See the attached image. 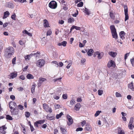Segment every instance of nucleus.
Here are the masks:
<instances>
[{
    "label": "nucleus",
    "mask_w": 134,
    "mask_h": 134,
    "mask_svg": "<svg viewBox=\"0 0 134 134\" xmlns=\"http://www.w3.org/2000/svg\"><path fill=\"white\" fill-rule=\"evenodd\" d=\"M47 118L49 120H52L54 119L55 117L53 116H50L49 115H47L46 116Z\"/></svg>",
    "instance_id": "c85d7f7f"
},
{
    "label": "nucleus",
    "mask_w": 134,
    "mask_h": 134,
    "mask_svg": "<svg viewBox=\"0 0 134 134\" xmlns=\"http://www.w3.org/2000/svg\"><path fill=\"white\" fill-rule=\"evenodd\" d=\"M52 63H54V64H56L57 65L56 66L57 67H58V63L56 61H54L52 62Z\"/></svg>",
    "instance_id": "052dcab7"
},
{
    "label": "nucleus",
    "mask_w": 134,
    "mask_h": 134,
    "mask_svg": "<svg viewBox=\"0 0 134 134\" xmlns=\"http://www.w3.org/2000/svg\"><path fill=\"white\" fill-rule=\"evenodd\" d=\"M62 79V77H60L59 78L54 79V82H56L58 80L59 81H60V80Z\"/></svg>",
    "instance_id": "864d4df0"
},
{
    "label": "nucleus",
    "mask_w": 134,
    "mask_h": 134,
    "mask_svg": "<svg viewBox=\"0 0 134 134\" xmlns=\"http://www.w3.org/2000/svg\"><path fill=\"white\" fill-rule=\"evenodd\" d=\"M133 120V118L132 117L130 118L128 125H132Z\"/></svg>",
    "instance_id": "f704fd0d"
},
{
    "label": "nucleus",
    "mask_w": 134,
    "mask_h": 134,
    "mask_svg": "<svg viewBox=\"0 0 134 134\" xmlns=\"http://www.w3.org/2000/svg\"><path fill=\"white\" fill-rule=\"evenodd\" d=\"M36 86V85H33L32 86L31 90V92L32 93H33L34 92H35V90Z\"/></svg>",
    "instance_id": "2f4dec72"
},
{
    "label": "nucleus",
    "mask_w": 134,
    "mask_h": 134,
    "mask_svg": "<svg viewBox=\"0 0 134 134\" xmlns=\"http://www.w3.org/2000/svg\"><path fill=\"white\" fill-rule=\"evenodd\" d=\"M19 78L21 79L24 80L25 79V77L24 75H21L20 76Z\"/></svg>",
    "instance_id": "6e6d98bb"
},
{
    "label": "nucleus",
    "mask_w": 134,
    "mask_h": 134,
    "mask_svg": "<svg viewBox=\"0 0 134 134\" xmlns=\"http://www.w3.org/2000/svg\"><path fill=\"white\" fill-rule=\"evenodd\" d=\"M84 45L81 42L79 43V46L80 47H83L84 46Z\"/></svg>",
    "instance_id": "774afa93"
},
{
    "label": "nucleus",
    "mask_w": 134,
    "mask_h": 134,
    "mask_svg": "<svg viewBox=\"0 0 134 134\" xmlns=\"http://www.w3.org/2000/svg\"><path fill=\"white\" fill-rule=\"evenodd\" d=\"M85 130H86L89 131H91L92 130V128L91 126L89 125H86L85 129Z\"/></svg>",
    "instance_id": "f3484780"
},
{
    "label": "nucleus",
    "mask_w": 134,
    "mask_h": 134,
    "mask_svg": "<svg viewBox=\"0 0 134 134\" xmlns=\"http://www.w3.org/2000/svg\"><path fill=\"white\" fill-rule=\"evenodd\" d=\"M46 81H47V79L45 78L42 77L38 79L39 83L38 84V86L40 87L41 83Z\"/></svg>",
    "instance_id": "6e6552de"
},
{
    "label": "nucleus",
    "mask_w": 134,
    "mask_h": 134,
    "mask_svg": "<svg viewBox=\"0 0 134 134\" xmlns=\"http://www.w3.org/2000/svg\"><path fill=\"white\" fill-rule=\"evenodd\" d=\"M18 107H19V108L21 110H22L23 109H24L23 107L21 105H19L18 106Z\"/></svg>",
    "instance_id": "0e129e2a"
},
{
    "label": "nucleus",
    "mask_w": 134,
    "mask_h": 134,
    "mask_svg": "<svg viewBox=\"0 0 134 134\" xmlns=\"http://www.w3.org/2000/svg\"><path fill=\"white\" fill-rule=\"evenodd\" d=\"M11 113L12 115H17L18 114V110L15 108L12 111Z\"/></svg>",
    "instance_id": "a211bd4d"
},
{
    "label": "nucleus",
    "mask_w": 134,
    "mask_h": 134,
    "mask_svg": "<svg viewBox=\"0 0 134 134\" xmlns=\"http://www.w3.org/2000/svg\"><path fill=\"white\" fill-rule=\"evenodd\" d=\"M7 6L8 7L13 8L14 7V5L13 4V3L11 2H8L7 3Z\"/></svg>",
    "instance_id": "6ab92c4d"
},
{
    "label": "nucleus",
    "mask_w": 134,
    "mask_h": 134,
    "mask_svg": "<svg viewBox=\"0 0 134 134\" xmlns=\"http://www.w3.org/2000/svg\"><path fill=\"white\" fill-rule=\"evenodd\" d=\"M64 5L65 6L63 7V9H64L65 10H66L68 9V8L66 7V4H64Z\"/></svg>",
    "instance_id": "69168bd1"
},
{
    "label": "nucleus",
    "mask_w": 134,
    "mask_h": 134,
    "mask_svg": "<svg viewBox=\"0 0 134 134\" xmlns=\"http://www.w3.org/2000/svg\"><path fill=\"white\" fill-rule=\"evenodd\" d=\"M98 95L100 96L102 94L103 91L102 90H99L98 91Z\"/></svg>",
    "instance_id": "37998d69"
},
{
    "label": "nucleus",
    "mask_w": 134,
    "mask_h": 134,
    "mask_svg": "<svg viewBox=\"0 0 134 134\" xmlns=\"http://www.w3.org/2000/svg\"><path fill=\"white\" fill-rule=\"evenodd\" d=\"M67 42L66 41H64L61 43H59L58 44L59 46H63L64 47L66 46Z\"/></svg>",
    "instance_id": "4be33fe9"
},
{
    "label": "nucleus",
    "mask_w": 134,
    "mask_h": 134,
    "mask_svg": "<svg viewBox=\"0 0 134 134\" xmlns=\"http://www.w3.org/2000/svg\"><path fill=\"white\" fill-rule=\"evenodd\" d=\"M23 32L24 33V34H27V35H28L30 36H32V34L30 33H29V32H28L26 30H24V31H23Z\"/></svg>",
    "instance_id": "7c9ffc66"
},
{
    "label": "nucleus",
    "mask_w": 134,
    "mask_h": 134,
    "mask_svg": "<svg viewBox=\"0 0 134 134\" xmlns=\"http://www.w3.org/2000/svg\"><path fill=\"white\" fill-rule=\"evenodd\" d=\"M6 129L7 128L4 126L0 127V132L4 134H5V132L4 130Z\"/></svg>",
    "instance_id": "2eb2a0df"
},
{
    "label": "nucleus",
    "mask_w": 134,
    "mask_h": 134,
    "mask_svg": "<svg viewBox=\"0 0 134 134\" xmlns=\"http://www.w3.org/2000/svg\"><path fill=\"white\" fill-rule=\"evenodd\" d=\"M115 66V64L114 62L112 60H110L108 63L107 66L108 68H110L111 66L114 67Z\"/></svg>",
    "instance_id": "9b49d317"
},
{
    "label": "nucleus",
    "mask_w": 134,
    "mask_h": 134,
    "mask_svg": "<svg viewBox=\"0 0 134 134\" xmlns=\"http://www.w3.org/2000/svg\"><path fill=\"white\" fill-rule=\"evenodd\" d=\"M10 98L12 100H14L15 99V96L13 95H11L10 96Z\"/></svg>",
    "instance_id": "e2e57ef3"
},
{
    "label": "nucleus",
    "mask_w": 134,
    "mask_h": 134,
    "mask_svg": "<svg viewBox=\"0 0 134 134\" xmlns=\"http://www.w3.org/2000/svg\"><path fill=\"white\" fill-rule=\"evenodd\" d=\"M116 96L117 97H121V94L119 93L116 92L115 93Z\"/></svg>",
    "instance_id": "8fccbe9b"
},
{
    "label": "nucleus",
    "mask_w": 134,
    "mask_h": 134,
    "mask_svg": "<svg viewBox=\"0 0 134 134\" xmlns=\"http://www.w3.org/2000/svg\"><path fill=\"white\" fill-rule=\"evenodd\" d=\"M86 121L85 120H83L81 122V125L82 127H83L86 124Z\"/></svg>",
    "instance_id": "09e8293b"
},
{
    "label": "nucleus",
    "mask_w": 134,
    "mask_h": 134,
    "mask_svg": "<svg viewBox=\"0 0 134 134\" xmlns=\"http://www.w3.org/2000/svg\"><path fill=\"white\" fill-rule=\"evenodd\" d=\"M14 52L13 47H9L5 49L4 56L7 58H9L13 54Z\"/></svg>",
    "instance_id": "f257e3e1"
},
{
    "label": "nucleus",
    "mask_w": 134,
    "mask_h": 134,
    "mask_svg": "<svg viewBox=\"0 0 134 134\" xmlns=\"http://www.w3.org/2000/svg\"><path fill=\"white\" fill-rule=\"evenodd\" d=\"M93 52L94 51L93 49H90L87 52L88 55L89 56H91L92 55V54Z\"/></svg>",
    "instance_id": "bb28decb"
},
{
    "label": "nucleus",
    "mask_w": 134,
    "mask_h": 134,
    "mask_svg": "<svg viewBox=\"0 0 134 134\" xmlns=\"http://www.w3.org/2000/svg\"><path fill=\"white\" fill-rule=\"evenodd\" d=\"M36 65L40 67L43 66L44 64V61L43 59H40L36 62Z\"/></svg>",
    "instance_id": "39448f33"
},
{
    "label": "nucleus",
    "mask_w": 134,
    "mask_h": 134,
    "mask_svg": "<svg viewBox=\"0 0 134 134\" xmlns=\"http://www.w3.org/2000/svg\"><path fill=\"white\" fill-rule=\"evenodd\" d=\"M25 115L26 118H29L30 115V114L29 112H26L25 113Z\"/></svg>",
    "instance_id": "58836bf2"
},
{
    "label": "nucleus",
    "mask_w": 134,
    "mask_h": 134,
    "mask_svg": "<svg viewBox=\"0 0 134 134\" xmlns=\"http://www.w3.org/2000/svg\"><path fill=\"white\" fill-rule=\"evenodd\" d=\"M74 20L73 18H70L68 19V22L69 23H71L74 21Z\"/></svg>",
    "instance_id": "473e14b6"
},
{
    "label": "nucleus",
    "mask_w": 134,
    "mask_h": 134,
    "mask_svg": "<svg viewBox=\"0 0 134 134\" xmlns=\"http://www.w3.org/2000/svg\"><path fill=\"white\" fill-rule=\"evenodd\" d=\"M74 29H75L77 30H80L81 29L80 27L73 25L71 28L70 32H71L72 30Z\"/></svg>",
    "instance_id": "aec40b11"
},
{
    "label": "nucleus",
    "mask_w": 134,
    "mask_h": 134,
    "mask_svg": "<svg viewBox=\"0 0 134 134\" xmlns=\"http://www.w3.org/2000/svg\"><path fill=\"white\" fill-rule=\"evenodd\" d=\"M30 55H27L25 56L24 57V58H25V59L26 60L27 59H30L29 57H30Z\"/></svg>",
    "instance_id": "680f3d73"
},
{
    "label": "nucleus",
    "mask_w": 134,
    "mask_h": 134,
    "mask_svg": "<svg viewBox=\"0 0 134 134\" xmlns=\"http://www.w3.org/2000/svg\"><path fill=\"white\" fill-rule=\"evenodd\" d=\"M57 4L54 1H52L49 4V7L52 9H55L57 7Z\"/></svg>",
    "instance_id": "20e7f679"
},
{
    "label": "nucleus",
    "mask_w": 134,
    "mask_h": 134,
    "mask_svg": "<svg viewBox=\"0 0 134 134\" xmlns=\"http://www.w3.org/2000/svg\"><path fill=\"white\" fill-rule=\"evenodd\" d=\"M75 103V100L74 99H72L70 101H67L66 104L68 106L70 107H71Z\"/></svg>",
    "instance_id": "0eeeda50"
},
{
    "label": "nucleus",
    "mask_w": 134,
    "mask_h": 134,
    "mask_svg": "<svg viewBox=\"0 0 134 134\" xmlns=\"http://www.w3.org/2000/svg\"><path fill=\"white\" fill-rule=\"evenodd\" d=\"M101 111H96V113L94 114V116L95 117H97L98 116L100 113H101Z\"/></svg>",
    "instance_id": "ea45409f"
},
{
    "label": "nucleus",
    "mask_w": 134,
    "mask_h": 134,
    "mask_svg": "<svg viewBox=\"0 0 134 134\" xmlns=\"http://www.w3.org/2000/svg\"><path fill=\"white\" fill-rule=\"evenodd\" d=\"M45 121L44 120H40L38 121H37V122L39 124H41L43 123Z\"/></svg>",
    "instance_id": "a19ab883"
},
{
    "label": "nucleus",
    "mask_w": 134,
    "mask_h": 134,
    "mask_svg": "<svg viewBox=\"0 0 134 134\" xmlns=\"http://www.w3.org/2000/svg\"><path fill=\"white\" fill-rule=\"evenodd\" d=\"M72 65V63H70L69 64H68L67 66H66V68L67 69H69L70 68V66H71V65Z\"/></svg>",
    "instance_id": "13d9d810"
},
{
    "label": "nucleus",
    "mask_w": 134,
    "mask_h": 134,
    "mask_svg": "<svg viewBox=\"0 0 134 134\" xmlns=\"http://www.w3.org/2000/svg\"><path fill=\"white\" fill-rule=\"evenodd\" d=\"M83 128L82 127H79L76 129V131H81L83 130Z\"/></svg>",
    "instance_id": "603ef678"
},
{
    "label": "nucleus",
    "mask_w": 134,
    "mask_h": 134,
    "mask_svg": "<svg viewBox=\"0 0 134 134\" xmlns=\"http://www.w3.org/2000/svg\"><path fill=\"white\" fill-rule=\"evenodd\" d=\"M110 28L113 38H114L115 39H117L118 38V35L114 26L113 25H111L110 26Z\"/></svg>",
    "instance_id": "f03ea898"
},
{
    "label": "nucleus",
    "mask_w": 134,
    "mask_h": 134,
    "mask_svg": "<svg viewBox=\"0 0 134 134\" xmlns=\"http://www.w3.org/2000/svg\"><path fill=\"white\" fill-rule=\"evenodd\" d=\"M15 17L16 15L15 13H14L12 15L11 18L14 20H15Z\"/></svg>",
    "instance_id": "de8ad7c7"
},
{
    "label": "nucleus",
    "mask_w": 134,
    "mask_h": 134,
    "mask_svg": "<svg viewBox=\"0 0 134 134\" xmlns=\"http://www.w3.org/2000/svg\"><path fill=\"white\" fill-rule=\"evenodd\" d=\"M9 15V13L8 11H7L4 13V15L3 18V19H5L7 18Z\"/></svg>",
    "instance_id": "393cba45"
},
{
    "label": "nucleus",
    "mask_w": 134,
    "mask_h": 134,
    "mask_svg": "<svg viewBox=\"0 0 134 134\" xmlns=\"http://www.w3.org/2000/svg\"><path fill=\"white\" fill-rule=\"evenodd\" d=\"M129 53H127L125 54V56H124V59H126L127 56H129Z\"/></svg>",
    "instance_id": "bf43d9fd"
},
{
    "label": "nucleus",
    "mask_w": 134,
    "mask_h": 134,
    "mask_svg": "<svg viewBox=\"0 0 134 134\" xmlns=\"http://www.w3.org/2000/svg\"><path fill=\"white\" fill-rule=\"evenodd\" d=\"M83 3L82 2H81L77 4V6L78 7H81L83 6Z\"/></svg>",
    "instance_id": "c03bdc74"
},
{
    "label": "nucleus",
    "mask_w": 134,
    "mask_h": 134,
    "mask_svg": "<svg viewBox=\"0 0 134 134\" xmlns=\"http://www.w3.org/2000/svg\"><path fill=\"white\" fill-rule=\"evenodd\" d=\"M52 32L51 30H49L47 33V35H50L52 34Z\"/></svg>",
    "instance_id": "49530a36"
},
{
    "label": "nucleus",
    "mask_w": 134,
    "mask_h": 134,
    "mask_svg": "<svg viewBox=\"0 0 134 134\" xmlns=\"http://www.w3.org/2000/svg\"><path fill=\"white\" fill-rule=\"evenodd\" d=\"M110 15L111 18L112 19H114L115 17L114 14L112 11L110 12Z\"/></svg>",
    "instance_id": "4c0bfd02"
},
{
    "label": "nucleus",
    "mask_w": 134,
    "mask_h": 134,
    "mask_svg": "<svg viewBox=\"0 0 134 134\" xmlns=\"http://www.w3.org/2000/svg\"><path fill=\"white\" fill-rule=\"evenodd\" d=\"M97 58L98 59H102L104 55V53L103 52H100L97 51Z\"/></svg>",
    "instance_id": "4468645a"
},
{
    "label": "nucleus",
    "mask_w": 134,
    "mask_h": 134,
    "mask_svg": "<svg viewBox=\"0 0 134 134\" xmlns=\"http://www.w3.org/2000/svg\"><path fill=\"white\" fill-rule=\"evenodd\" d=\"M6 119L7 120H12L13 118L12 117L9 115H6Z\"/></svg>",
    "instance_id": "e433bc0d"
},
{
    "label": "nucleus",
    "mask_w": 134,
    "mask_h": 134,
    "mask_svg": "<svg viewBox=\"0 0 134 134\" xmlns=\"http://www.w3.org/2000/svg\"><path fill=\"white\" fill-rule=\"evenodd\" d=\"M85 13L87 15H89L90 14V12L89 11L88 9L85 7Z\"/></svg>",
    "instance_id": "72a5a7b5"
},
{
    "label": "nucleus",
    "mask_w": 134,
    "mask_h": 134,
    "mask_svg": "<svg viewBox=\"0 0 134 134\" xmlns=\"http://www.w3.org/2000/svg\"><path fill=\"white\" fill-rule=\"evenodd\" d=\"M44 26L45 27H47L49 26V24L48 21L46 19H44L43 20Z\"/></svg>",
    "instance_id": "412c9836"
},
{
    "label": "nucleus",
    "mask_w": 134,
    "mask_h": 134,
    "mask_svg": "<svg viewBox=\"0 0 134 134\" xmlns=\"http://www.w3.org/2000/svg\"><path fill=\"white\" fill-rule=\"evenodd\" d=\"M16 60V58L15 57L12 60V63L13 64H15Z\"/></svg>",
    "instance_id": "5fc2aeb1"
},
{
    "label": "nucleus",
    "mask_w": 134,
    "mask_h": 134,
    "mask_svg": "<svg viewBox=\"0 0 134 134\" xmlns=\"http://www.w3.org/2000/svg\"><path fill=\"white\" fill-rule=\"evenodd\" d=\"M29 123H30V127L31 130L32 132L34 130V128L33 126L31 125V124L30 123V122H29Z\"/></svg>",
    "instance_id": "3c124183"
},
{
    "label": "nucleus",
    "mask_w": 134,
    "mask_h": 134,
    "mask_svg": "<svg viewBox=\"0 0 134 134\" xmlns=\"http://www.w3.org/2000/svg\"><path fill=\"white\" fill-rule=\"evenodd\" d=\"M43 109L47 112H49V113L52 112V110L51 108L49 107L45 103L43 104Z\"/></svg>",
    "instance_id": "7ed1b4c3"
},
{
    "label": "nucleus",
    "mask_w": 134,
    "mask_h": 134,
    "mask_svg": "<svg viewBox=\"0 0 134 134\" xmlns=\"http://www.w3.org/2000/svg\"><path fill=\"white\" fill-rule=\"evenodd\" d=\"M130 61L132 66H134V58L131 59Z\"/></svg>",
    "instance_id": "a18cd8bd"
},
{
    "label": "nucleus",
    "mask_w": 134,
    "mask_h": 134,
    "mask_svg": "<svg viewBox=\"0 0 134 134\" xmlns=\"http://www.w3.org/2000/svg\"><path fill=\"white\" fill-rule=\"evenodd\" d=\"M108 54L110 56L114 58L115 57L117 54L116 53L112 51L109 52Z\"/></svg>",
    "instance_id": "dca6fc26"
},
{
    "label": "nucleus",
    "mask_w": 134,
    "mask_h": 134,
    "mask_svg": "<svg viewBox=\"0 0 134 134\" xmlns=\"http://www.w3.org/2000/svg\"><path fill=\"white\" fill-rule=\"evenodd\" d=\"M81 107V105L79 103L76 104L74 107V109L76 111H79Z\"/></svg>",
    "instance_id": "9d476101"
},
{
    "label": "nucleus",
    "mask_w": 134,
    "mask_h": 134,
    "mask_svg": "<svg viewBox=\"0 0 134 134\" xmlns=\"http://www.w3.org/2000/svg\"><path fill=\"white\" fill-rule=\"evenodd\" d=\"M63 114L62 112L60 113L59 114L57 115L56 118L57 119H58Z\"/></svg>",
    "instance_id": "c9c22d12"
},
{
    "label": "nucleus",
    "mask_w": 134,
    "mask_h": 134,
    "mask_svg": "<svg viewBox=\"0 0 134 134\" xmlns=\"http://www.w3.org/2000/svg\"><path fill=\"white\" fill-rule=\"evenodd\" d=\"M60 129L61 131V132L62 133V134H66L67 131L66 130L64 129L63 128L61 127Z\"/></svg>",
    "instance_id": "c756f323"
},
{
    "label": "nucleus",
    "mask_w": 134,
    "mask_h": 134,
    "mask_svg": "<svg viewBox=\"0 0 134 134\" xmlns=\"http://www.w3.org/2000/svg\"><path fill=\"white\" fill-rule=\"evenodd\" d=\"M63 98L64 99H66L68 98L67 95L66 94H63L62 96Z\"/></svg>",
    "instance_id": "79ce46f5"
},
{
    "label": "nucleus",
    "mask_w": 134,
    "mask_h": 134,
    "mask_svg": "<svg viewBox=\"0 0 134 134\" xmlns=\"http://www.w3.org/2000/svg\"><path fill=\"white\" fill-rule=\"evenodd\" d=\"M118 134H124V131L120 128H119L118 129Z\"/></svg>",
    "instance_id": "a878e982"
},
{
    "label": "nucleus",
    "mask_w": 134,
    "mask_h": 134,
    "mask_svg": "<svg viewBox=\"0 0 134 134\" xmlns=\"http://www.w3.org/2000/svg\"><path fill=\"white\" fill-rule=\"evenodd\" d=\"M129 129L131 130H132L134 127V126L132 125H128Z\"/></svg>",
    "instance_id": "4d7b16f0"
},
{
    "label": "nucleus",
    "mask_w": 134,
    "mask_h": 134,
    "mask_svg": "<svg viewBox=\"0 0 134 134\" xmlns=\"http://www.w3.org/2000/svg\"><path fill=\"white\" fill-rule=\"evenodd\" d=\"M17 76V73L15 72L11 73L9 75L10 79H13L16 77Z\"/></svg>",
    "instance_id": "f8f14e48"
},
{
    "label": "nucleus",
    "mask_w": 134,
    "mask_h": 134,
    "mask_svg": "<svg viewBox=\"0 0 134 134\" xmlns=\"http://www.w3.org/2000/svg\"><path fill=\"white\" fill-rule=\"evenodd\" d=\"M10 108L11 109H12L14 108V107L16 105V104L15 103L13 102L9 104Z\"/></svg>",
    "instance_id": "b1692460"
},
{
    "label": "nucleus",
    "mask_w": 134,
    "mask_h": 134,
    "mask_svg": "<svg viewBox=\"0 0 134 134\" xmlns=\"http://www.w3.org/2000/svg\"><path fill=\"white\" fill-rule=\"evenodd\" d=\"M124 12L125 15V21L129 19V16L128 14V8L127 6L125 5L124 6Z\"/></svg>",
    "instance_id": "423d86ee"
},
{
    "label": "nucleus",
    "mask_w": 134,
    "mask_h": 134,
    "mask_svg": "<svg viewBox=\"0 0 134 134\" xmlns=\"http://www.w3.org/2000/svg\"><path fill=\"white\" fill-rule=\"evenodd\" d=\"M66 117L68 120L67 121V124L69 125H70L72 123V119L71 117L68 115H67Z\"/></svg>",
    "instance_id": "1a4fd4ad"
},
{
    "label": "nucleus",
    "mask_w": 134,
    "mask_h": 134,
    "mask_svg": "<svg viewBox=\"0 0 134 134\" xmlns=\"http://www.w3.org/2000/svg\"><path fill=\"white\" fill-rule=\"evenodd\" d=\"M86 61L85 59V58H82L81 60V62L82 63H83L85 62Z\"/></svg>",
    "instance_id": "338daca9"
},
{
    "label": "nucleus",
    "mask_w": 134,
    "mask_h": 134,
    "mask_svg": "<svg viewBox=\"0 0 134 134\" xmlns=\"http://www.w3.org/2000/svg\"><path fill=\"white\" fill-rule=\"evenodd\" d=\"M128 87L132 91H134V87L133 86L132 82L128 84Z\"/></svg>",
    "instance_id": "5701e85b"
},
{
    "label": "nucleus",
    "mask_w": 134,
    "mask_h": 134,
    "mask_svg": "<svg viewBox=\"0 0 134 134\" xmlns=\"http://www.w3.org/2000/svg\"><path fill=\"white\" fill-rule=\"evenodd\" d=\"M119 34L122 40L125 39V33L124 31L120 32Z\"/></svg>",
    "instance_id": "ddd939ff"
},
{
    "label": "nucleus",
    "mask_w": 134,
    "mask_h": 134,
    "mask_svg": "<svg viewBox=\"0 0 134 134\" xmlns=\"http://www.w3.org/2000/svg\"><path fill=\"white\" fill-rule=\"evenodd\" d=\"M26 77L28 79H33L34 78L33 76L30 74H28L27 75Z\"/></svg>",
    "instance_id": "cd10ccee"
}]
</instances>
